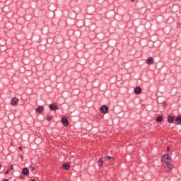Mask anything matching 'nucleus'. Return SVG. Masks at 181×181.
Returning <instances> with one entry per match:
<instances>
[{
	"instance_id": "f257e3e1",
	"label": "nucleus",
	"mask_w": 181,
	"mask_h": 181,
	"mask_svg": "<svg viewBox=\"0 0 181 181\" xmlns=\"http://www.w3.org/2000/svg\"><path fill=\"white\" fill-rule=\"evenodd\" d=\"M170 160V157H169V155L165 154L162 158V161L165 162L166 163V165L165 166V168L167 169V171L169 172L173 169V164H171L169 163Z\"/></svg>"
},
{
	"instance_id": "f03ea898",
	"label": "nucleus",
	"mask_w": 181,
	"mask_h": 181,
	"mask_svg": "<svg viewBox=\"0 0 181 181\" xmlns=\"http://www.w3.org/2000/svg\"><path fill=\"white\" fill-rule=\"evenodd\" d=\"M18 103H19V99L17 98H13L11 99V105H13V107L18 105Z\"/></svg>"
},
{
	"instance_id": "7ed1b4c3",
	"label": "nucleus",
	"mask_w": 181,
	"mask_h": 181,
	"mask_svg": "<svg viewBox=\"0 0 181 181\" xmlns=\"http://www.w3.org/2000/svg\"><path fill=\"white\" fill-rule=\"evenodd\" d=\"M108 110L109 109L107 105H103L100 108V111L103 112V114H107L108 112Z\"/></svg>"
},
{
	"instance_id": "20e7f679",
	"label": "nucleus",
	"mask_w": 181,
	"mask_h": 181,
	"mask_svg": "<svg viewBox=\"0 0 181 181\" xmlns=\"http://www.w3.org/2000/svg\"><path fill=\"white\" fill-rule=\"evenodd\" d=\"M62 122L63 125H64V127H67V125H69V121L67 120L66 117H63L62 118Z\"/></svg>"
},
{
	"instance_id": "39448f33",
	"label": "nucleus",
	"mask_w": 181,
	"mask_h": 181,
	"mask_svg": "<svg viewBox=\"0 0 181 181\" xmlns=\"http://www.w3.org/2000/svg\"><path fill=\"white\" fill-rule=\"evenodd\" d=\"M146 63L149 65L153 64V63H155V59L152 57H150L147 59Z\"/></svg>"
},
{
	"instance_id": "423d86ee",
	"label": "nucleus",
	"mask_w": 181,
	"mask_h": 181,
	"mask_svg": "<svg viewBox=\"0 0 181 181\" xmlns=\"http://www.w3.org/2000/svg\"><path fill=\"white\" fill-rule=\"evenodd\" d=\"M134 93L136 94H141V93H142V88H141V87L138 86V87H136L134 88Z\"/></svg>"
},
{
	"instance_id": "0eeeda50",
	"label": "nucleus",
	"mask_w": 181,
	"mask_h": 181,
	"mask_svg": "<svg viewBox=\"0 0 181 181\" xmlns=\"http://www.w3.org/2000/svg\"><path fill=\"white\" fill-rule=\"evenodd\" d=\"M62 168L64 169V170H69V169H70V164L69 163H64Z\"/></svg>"
},
{
	"instance_id": "6e6552de",
	"label": "nucleus",
	"mask_w": 181,
	"mask_h": 181,
	"mask_svg": "<svg viewBox=\"0 0 181 181\" xmlns=\"http://www.w3.org/2000/svg\"><path fill=\"white\" fill-rule=\"evenodd\" d=\"M22 175L28 176V175H29V169H28V168H24L22 170Z\"/></svg>"
},
{
	"instance_id": "1a4fd4ad",
	"label": "nucleus",
	"mask_w": 181,
	"mask_h": 181,
	"mask_svg": "<svg viewBox=\"0 0 181 181\" xmlns=\"http://www.w3.org/2000/svg\"><path fill=\"white\" fill-rule=\"evenodd\" d=\"M43 110H45V107H43V106H39L38 107L36 108L35 111L36 112L41 114V112H43Z\"/></svg>"
},
{
	"instance_id": "9d476101",
	"label": "nucleus",
	"mask_w": 181,
	"mask_h": 181,
	"mask_svg": "<svg viewBox=\"0 0 181 181\" xmlns=\"http://www.w3.org/2000/svg\"><path fill=\"white\" fill-rule=\"evenodd\" d=\"M49 108H50L51 111H54V110H59V107L54 104H51L49 105Z\"/></svg>"
},
{
	"instance_id": "9b49d317",
	"label": "nucleus",
	"mask_w": 181,
	"mask_h": 181,
	"mask_svg": "<svg viewBox=\"0 0 181 181\" xmlns=\"http://www.w3.org/2000/svg\"><path fill=\"white\" fill-rule=\"evenodd\" d=\"M168 121L169 124H172V122H173V121H175V118H173V117H172V116H168Z\"/></svg>"
},
{
	"instance_id": "f8f14e48",
	"label": "nucleus",
	"mask_w": 181,
	"mask_h": 181,
	"mask_svg": "<svg viewBox=\"0 0 181 181\" xmlns=\"http://www.w3.org/2000/svg\"><path fill=\"white\" fill-rule=\"evenodd\" d=\"M175 121H176L177 124H181V116L178 115L176 117Z\"/></svg>"
},
{
	"instance_id": "ddd939ff",
	"label": "nucleus",
	"mask_w": 181,
	"mask_h": 181,
	"mask_svg": "<svg viewBox=\"0 0 181 181\" xmlns=\"http://www.w3.org/2000/svg\"><path fill=\"white\" fill-rule=\"evenodd\" d=\"M162 119H163V116H158V117L156 118L157 122H162Z\"/></svg>"
},
{
	"instance_id": "4468645a",
	"label": "nucleus",
	"mask_w": 181,
	"mask_h": 181,
	"mask_svg": "<svg viewBox=\"0 0 181 181\" xmlns=\"http://www.w3.org/2000/svg\"><path fill=\"white\" fill-rule=\"evenodd\" d=\"M105 161L104 159H103V158H101L100 159H99V162H98V166H102L103 165V163Z\"/></svg>"
},
{
	"instance_id": "2eb2a0df",
	"label": "nucleus",
	"mask_w": 181,
	"mask_h": 181,
	"mask_svg": "<svg viewBox=\"0 0 181 181\" xmlns=\"http://www.w3.org/2000/svg\"><path fill=\"white\" fill-rule=\"evenodd\" d=\"M102 159H103V160H110V159H112V157L111 156L103 157Z\"/></svg>"
},
{
	"instance_id": "dca6fc26",
	"label": "nucleus",
	"mask_w": 181,
	"mask_h": 181,
	"mask_svg": "<svg viewBox=\"0 0 181 181\" xmlns=\"http://www.w3.org/2000/svg\"><path fill=\"white\" fill-rule=\"evenodd\" d=\"M46 120H47V121H52V118L50 117V116L47 115V117H46Z\"/></svg>"
},
{
	"instance_id": "f3484780",
	"label": "nucleus",
	"mask_w": 181,
	"mask_h": 181,
	"mask_svg": "<svg viewBox=\"0 0 181 181\" xmlns=\"http://www.w3.org/2000/svg\"><path fill=\"white\" fill-rule=\"evenodd\" d=\"M10 169H11V170H13V165H11Z\"/></svg>"
},
{
	"instance_id": "a211bd4d",
	"label": "nucleus",
	"mask_w": 181,
	"mask_h": 181,
	"mask_svg": "<svg viewBox=\"0 0 181 181\" xmlns=\"http://www.w3.org/2000/svg\"><path fill=\"white\" fill-rule=\"evenodd\" d=\"M9 173V170H7L6 172V175H8Z\"/></svg>"
},
{
	"instance_id": "6ab92c4d",
	"label": "nucleus",
	"mask_w": 181,
	"mask_h": 181,
	"mask_svg": "<svg viewBox=\"0 0 181 181\" xmlns=\"http://www.w3.org/2000/svg\"><path fill=\"white\" fill-rule=\"evenodd\" d=\"M170 151V148L169 147L167 148V152H169Z\"/></svg>"
},
{
	"instance_id": "aec40b11",
	"label": "nucleus",
	"mask_w": 181,
	"mask_h": 181,
	"mask_svg": "<svg viewBox=\"0 0 181 181\" xmlns=\"http://www.w3.org/2000/svg\"><path fill=\"white\" fill-rule=\"evenodd\" d=\"M30 169L31 170H35V167H31Z\"/></svg>"
},
{
	"instance_id": "412c9836",
	"label": "nucleus",
	"mask_w": 181,
	"mask_h": 181,
	"mask_svg": "<svg viewBox=\"0 0 181 181\" xmlns=\"http://www.w3.org/2000/svg\"><path fill=\"white\" fill-rule=\"evenodd\" d=\"M3 181H9L8 180H7V179H5V180H4Z\"/></svg>"
},
{
	"instance_id": "4be33fe9",
	"label": "nucleus",
	"mask_w": 181,
	"mask_h": 181,
	"mask_svg": "<svg viewBox=\"0 0 181 181\" xmlns=\"http://www.w3.org/2000/svg\"><path fill=\"white\" fill-rule=\"evenodd\" d=\"M20 151H22V147H19Z\"/></svg>"
},
{
	"instance_id": "5701e85b",
	"label": "nucleus",
	"mask_w": 181,
	"mask_h": 181,
	"mask_svg": "<svg viewBox=\"0 0 181 181\" xmlns=\"http://www.w3.org/2000/svg\"><path fill=\"white\" fill-rule=\"evenodd\" d=\"M134 1H135V0H131V2H134Z\"/></svg>"
},
{
	"instance_id": "b1692460",
	"label": "nucleus",
	"mask_w": 181,
	"mask_h": 181,
	"mask_svg": "<svg viewBox=\"0 0 181 181\" xmlns=\"http://www.w3.org/2000/svg\"><path fill=\"white\" fill-rule=\"evenodd\" d=\"M1 168H2V166H1V164H0V170H1Z\"/></svg>"
},
{
	"instance_id": "393cba45",
	"label": "nucleus",
	"mask_w": 181,
	"mask_h": 181,
	"mask_svg": "<svg viewBox=\"0 0 181 181\" xmlns=\"http://www.w3.org/2000/svg\"><path fill=\"white\" fill-rule=\"evenodd\" d=\"M31 181H36V180H32Z\"/></svg>"
}]
</instances>
